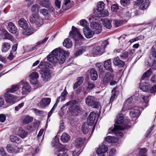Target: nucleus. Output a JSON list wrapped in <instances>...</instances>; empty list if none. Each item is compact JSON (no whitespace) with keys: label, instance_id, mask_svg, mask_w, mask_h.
Returning <instances> with one entry per match:
<instances>
[{"label":"nucleus","instance_id":"32","mask_svg":"<svg viewBox=\"0 0 156 156\" xmlns=\"http://www.w3.org/2000/svg\"><path fill=\"white\" fill-rule=\"evenodd\" d=\"M19 88V85H13L11 88L7 89L8 92L13 93L17 90Z\"/></svg>","mask_w":156,"mask_h":156},{"label":"nucleus","instance_id":"3","mask_svg":"<svg viewBox=\"0 0 156 156\" xmlns=\"http://www.w3.org/2000/svg\"><path fill=\"white\" fill-rule=\"evenodd\" d=\"M69 37L74 39L75 41V46L80 45L81 41L84 40V38L80 33L79 30L74 26H72V31L69 33Z\"/></svg>","mask_w":156,"mask_h":156},{"label":"nucleus","instance_id":"49","mask_svg":"<svg viewBox=\"0 0 156 156\" xmlns=\"http://www.w3.org/2000/svg\"><path fill=\"white\" fill-rule=\"evenodd\" d=\"M128 56V53L127 51H124L120 55V57L122 59H125Z\"/></svg>","mask_w":156,"mask_h":156},{"label":"nucleus","instance_id":"36","mask_svg":"<svg viewBox=\"0 0 156 156\" xmlns=\"http://www.w3.org/2000/svg\"><path fill=\"white\" fill-rule=\"evenodd\" d=\"M152 72L150 69H148L146 72L144 73L142 76L141 80H145L146 78H148L151 74Z\"/></svg>","mask_w":156,"mask_h":156},{"label":"nucleus","instance_id":"51","mask_svg":"<svg viewBox=\"0 0 156 156\" xmlns=\"http://www.w3.org/2000/svg\"><path fill=\"white\" fill-rule=\"evenodd\" d=\"M80 24L82 26L85 27H87V25L88 24L87 22L85 20H82L80 21Z\"/></svg>","mask_w":156,"mask_h":156},{"label":"nucleus","instance_id":"33","mask_svg":"<svg viewBox=\"0 0 156 156\" xmlns=\"http://www.w3.org/2000/svg\"><path fill=\"white\" fill-rule=\"evenodd\" d=\"M18 135L22 138H24L27 135V132L22 128H20L18 131Z\"/></svg>","mask_w":156,"mask_h":156},{"label":"nucleus","instance_id":"25","mask_svg":"<svg viewBox=\"0 0 156 156\" xmlns=\"http://www.w3.org/2000/svg\"><path fill=\"white\" fill-rule=\"evenodd\" d=\"M90 76L91 80L95 81L98 77L97 72L94 69H92L90 71Z\"/></svg>","mask_w":156,"mask_h":156},{"label":"nucleus","instance_id":"2","mask_svg":"<svg viewBox=\"0 0 156 156\" xmlns=\"http://www.w3.org/2000/svg\"><path fill=\"white\" fill-rule=\"evenodd\" d=\"M105 6V4L103 2H98L97 6V12H94V15L90 18L89 20H98L99 17L107 16V11L106 10H104Z\"/></svg>","mask_w":156,"mask_h":156},{"label":"nucleus","instance_id":"62","mask_svg":"<svg viewBox=\"0 0 156 156\" xmlns=\"http://www.w3.org/2000/svg\"><path fill=\"white\" fill-rule=\"evenodd\" d=\"M6 120V116L4 114H0V122H4Z\"/></svg>","mask_w":156,"mask_h":156},{"label":"nucleus","instance_id":"16","mask_svg":"<svg viewBox=\"0 0 156 156\" xmlns=\"http://www.w3.org/2000/svg\"><path fill=\"white\" fill-rule=\"evenodd\" d=\"M6 149L8 152L12 154H16L20 151V149L16 146L10 144L7 145Z\"/></svg>","mask_w":156,"mask_h":156},{"label":"nucleus","instance_id":"57","mask_svg":"<svg viewBox=\"0 0 156 156\" xmlns=\"http://www.w3.org/2000/svg\"><path fill=\"white\" fill-rule=\"evenodd\" d=\"M40 13L43 15L44 16L47 15L48 13V11L45 9H41L40 11Z\"/></svg>","mask_w":156,"mask_h":156},{"label":"nucleus","instance_id":"44","mask_svg":"<svg viewBox=\"0 0 156 156\" xmlns=\"http://www.w3.org/2000/svg\"><path fill=\"white\" fill-rule=\"evenodd\" d=\"M84 51V50L81 47H79L77 50L76 51L75 53V55L76 56L80 55L82 54V53Z\"/></svg>","mask_w":156,"mask_h":156},{"label":"nucleus","instance_id":"11","mask_svg":"<svg viewBox=\"0 0 156 156\" xmlns=\"http://www.w3.org/2000/svg\"><path fill=\"white\" fill-rule=\"evenodd\" d=\"M91 28L95 34H99L101 31V27L98 23L93 21L90 23Z\"/></svg>","mask_w":156,"mask_h":156},{"label":"nucleus","instance_id":"42","mask_svg":"<svg viewBox=\"0 0 156 156\" xmlns=\"http://www.w3.org/2000/svg\"><path fill=\"white\" fill-rule=\"evenodd\" d=\"M40 7L39 5L35 4L33 5L31 7V10L32 12H38Z\"/></svg>","mask_w":156,"mask_h":156},{"label":"nucleus","instance_id":"19","mask_svg":"<svg viewBox=\"0 0 156 156\" xmlns=\"http://www.w3.org/2000/svg\"><path fill=\"white\" fill-rule=\"evenodd\" d=\"M83 31L85 37L87 38H90L93 36L94 32L90 30L88 27L83 28Z\"/></svg>","mask_w":156,"mask_h":156},{"label":"nucleus","instance_id":"14","mask_svg":"<svg viewBox=\"0 0 156 156\" xmlns=\"http://www.w3.org/2000/svg\"><path fill=\"white\" fill-rule=\"evenodd\" d=\"M129 110L131 111L130 112V115L132 118H137L139 115L140 113V111L139 108L136 106H133Z\"/></svg>","mask_w":156,"mask_h":156},{"label":"nucleus","instance_id":"48","mask_svg":"<svg viewBox=\"0 0 156 156\" xmlns=\"http://www.w3.org/2000/svg\"><path fill=\"white\" fill-rule=\"evenodd\" d=\"M30 77L31 79H37L39 76L38 73L36 72H34L31 73L30 75Z\"/></svg>","mask_w":156,"mask_h":156},{"label":"nucleus","instance_id":"39","mask_svg":"<svg viewBox=\"0 0 156 156\" xmlns=\"http://www.w3.org/2000/svg\"><path fill=\"white\" fill-rule=\"evenodd\" d=\"M4 39L9 40L12 41H13L14 40V39L10 33H8L7 31V32H6L5 34Z\"/></svg>","mask_w":156,"mask_h":156},{"label":"nucleus","instance_id":"24","mask_svg":"<svg viewBox=\"0 0 156 156\" xmlns=\"http://www.w3.org/2000/svg\"><path fill=\"white\" fill-rule=\"evenodd\" d=\"M113 62L115 65L119 66L120 67H123L125 65L124 62L120 60L118 58H114Z\"/></svg>","mask_w":156,"mask_h":156},{"label":"nucleus","instance_id":"1","mask_svg":"<svg viewBox=\"0 0 156 156\" xmlns=\"http://www.w3.org/2000/svg\"><path fill=\"white\" fill-rule=\"evenodd\" d=\"M47 57V60L53 63L58 62L60 64H62L66 59V58L68 56L69 53L63 49L57 48L51 52Z\"/></svg>","mask_w":156,"mask_h":156},{"label":"nucleus","instance_id":"59","mask_svg":"<svg viewBox=\"0 0 156 156\" xmlns=\"http://www.w3.org/2000/svg\"><path fill=\"white\" fill-rule=\"evenodd\" d=\"M48 39V37H45L43 40L39 41L38 42L36 43V45H40L41 44H43L45 43Z\"/></svg>","mask_w":156,"mask_h":156},{"label":"nucleus","instance_id":"27","mask_svg":"<svg viewBox=\"0 0 156 156\" xmlns=\"http://www.w3.org/2000/svg\"><path fill=\"white\" fill-rule=\"evenodd\" d=\"M84 140L81 138H78L76 139L75 143V145L78 147H80L83 145Z\"/></svg>","mask_w":156,"mask_h":156},{"label":"nucleus","instance_id":"60","mask_svg":"<svg viewBox=\"0 0 156 156\" xmlns=\"http://www.w3.org/2000/svg\"><path fill=\"white\" fill-rule=\"evenodd\" d=\"M59 153L58 154L57 156H69L64 151L59 150Z\"/></svg>","mask_w":156,"mask_h":156},{"label":"nucleus","instance_id":"52","mask_svg":"<svg viewBox=\"0 0 156 156\" xmlns=\"http://www.w3.org/2000/svg\"><path fill=\"white\" fill-rule=\"evenodd\" d=\"M33 110L36 113L37 115L38 116H41L44 114V112L42 111L39 110L36 108H34Z\"/></svg>","mask_w":156,"mask_h":156},{"label":"nucleus","instance_id":"47","mask_svg":"<svg viewBox=\"0 0 156 156\" xmlns=\"http://www.w3.org/2000/svg\"><path fill=\"white\" fill-rule=\"evenodd\" d=\"M120 3L122 5L126 6L130 3V0H121Z\"/></svg>","mask_w":156,"mask_h":156},{"label":"nucleus","instance_id":"61","mask_svg":"<svg viewBox=\"0 0 156 156\" xmlns=\"http://www.w3.org/2000/svg\"><path fill=\"white\" fill-rule=\"evenodd\" d=\"M119 9V7L116 4H113L111 6V10L113 12L116 11Z\"/></svg>","mask_w":156,"mask_h":156},{"label":"nucleus","instance_id":"20","mask_svg":"<svg viewBox=\"0 0 156 156\" xmlns=\"http://www.w3.org/2000/svg\"><path fill=\"white\" fill-rule=\"evenodd\" d=\"M51 101V99L50 98H43L40 102L41 107L43 108H44L50 103Z\"/></svg>","mask_w":156,"mask_h":156},{"label":"nucleus","instance_id":"18","mask_svg":"<svg viewBox=\"0 0 156 156\" xmlns=\"http://www.w3.org/2000/svg\"><path fill=\"white\" fill-rule=\"evenodd\" d=\"M102 65V63L100 62L96 64V66L98 68L101 73L103 74L105 70H107V60H105L104 62L103 65V66Z\"/></svg>","mask_w":156,"mask_h":156},{"label":"nucleus","instance_id":"7","mask_svg":"<svg viewBox=\"0 0 156 156\" xmlns=\"http://www.w3.org/2000/svg\"><path fill=\"white\" fill-rule=\"evenodd\" d=\"M29 20L31 23H35L37 27H40L44 24L43 19L36 14L31 15L30 17Z\"/></svg>","mask_w":156,"mask_h":156},{"label":"nucleus","instance_id":"38","mask_svg":"<svg viewBox=\"0 0 156 156\" xmlns=\"http://www.w3.org/2000/svg\"><path fill=\"white\" fill-rule=\"evenodd\" d=\"M39 4L43 7L48 8V6L50 4L48 0H43L39 3Z\"/></svg>","mask_w":156,"mask_h":156},{"label":"nucleus","instance_id":"21","mask_svg":"<svg viewBox=\"0 0 156 156\" xmlns=\"http://www.w3.org/2000/svg\"><path fill=\"white\" fill-rule=\"evenodd\" d=\"M97 116V114H96L95 112H91L89 116L88 125H89V126H91L93 124L95 120V117Z\"/></svg>","mask_w":156,"mask_h":156},{"label":"nucleus","instance_id":"58","mask_svg":"<svg viewBox=\"0 0 156 156\" xmlns=\"http://www.w3.org/2000/svg\"><path fill=\"white\" fill-rule=\"evenodd\" d=\"M55 4L57 9H59L60 8L61 2L60 0H55Z\"/></svg>","mask_w":156,"mask_h":156},{"label":"nucleus","instance_id":"10","mask_svg":"<svg viewBox=\"0 0 156 156\" xmlns=\"http://www.w3.org/2000/svg\"><path fill=\"white\" fill-rule=\"evenodd\" d=\"M107 136L106 137L105 140L104 141L101 146L97 149L96 153L98 154H101L102 153L106 152L107 151Z\"/></svg>","mask_w":156,"mask_h":156},{"label":"nucleus","instance_id":"45","mask_svg":"<svg viewBox=\"0 0 156 156\" xmlns=\"http://www.w3.org/2000/svg\"><path fill=\"white\" fill-rule=\"evenodd\" d=\"M117 139L115 137L110 136H108V143H114L117 141Z\"/></svg>","mask_w":156,"mask_h":156},{"label":"nucleus","instance_id":"31","mask_svg":"<svg viewBox=\"0 0 156 156\" xmlns=\"http://www.w3.org/2000/svg\"><path fill=\"white\" fill-rule=\"evenodd\" d=\"M150 4L149 0H145L139 6V9L140 10L146 9L148 6Z\"/></svg>","mask_w":156,"mask_h":156},{"label":"nucleus","instance_id":"28","mask_svg":"<svg viewBox=\"0 0 156 156\" xmlns=\"http://www.w3.org/2000/svg\"><path fill=\"white\" fill-rule=\"evenodd\" d=\"M72 42L70 39L67 38L65 39L63 42V45L66 48H71L72 45Z\"/></svg>","mask_w":156,"mask_h":156},{"label":"nucleus","instance_id":"41","mask_svg":"<svg viewBox=\"0 0 156 156\" xmlns=\"http://www.w3.org/2000/svg\"><path fill=\"white\" fill-rule=\"evenodd\" d=\"M147 149L146 148H140L139 149V156H146Z\"/></svg>","mask_w":156,"mask_h":156},{"label":"nucleus","instance_id":"30","mask_svg":"<svg viewBox=\"0 0 156 156\" xmlns=\"http://www.w3.org/2000/svg\"><path fill=\"white\" fill-rule=\"evenodd\" d=\"M95 100V99L94 97L89 96L86 98V102L87 104L89 106H91V105H93L94 102Z\"/></svg>","mask_w":156,"mask_h":156},{"label":"nucleus","instance_id":"9","mask_svg":"<svg viewBox=\"0 0 156 156\" xmlns=\"http://www.w3.org/2000/svg\"><path fill=\"white\" fill-rule=\"evenodd\" d=\"M126 127H122L119 125L115 126L114 128H110L109 129V133H114L117 136L122 137L123 136V133L120 130H123L126 128Z\"/></svg>","mask_w":156,"mask_h":156},{"label":"nucleus","instance_id":"8","mask_svg":"<svg viewBox=\"0 0 156 156\" xmlns=\"http://www.w3.org/2000/svg\"><path fill=\"white\" fill-rule=\"evenodd\" d=\"M110 59L108 60V71H109L110 72H108V82L110 85L111 86H113L116 84L118 81H116L113 80L114 78V75L113 73V70L111 67V66L110 63Z\"/></svg>","mask_w":156,"mask_h":156},{"label":"nucleus","instance_id":"13","mask_svg":"<svg viewBox=\"0 0 156 156\" xmlns=\"http://www.w3.org/2000/svg\"><path fill=\"white\" fill-rule=\"evenodd\" d=\"M5 98L6 101L10 104L15 103L17 99L16 96L9 94H6L5 95Z\"/></svg>","mask_w":156,"mask_h":156},{"label":"nucleus","instance_id":"50","mask_svg":"<svg viewBox=\"0 0 156 156\" xmlns=\"http://www.w3.org/2000/svg\"><path fill=\"white\" fill-rule=\"evenodd\" d=\"M25 31L24 32V34L26 35H30L33 33V30L31 28H27L26 30H25Z\"/></svg>","mask_w":156,"mask_h":156},{"label":"nucleus","instance_id":"64","mask_svg":"<svg viewBox=\"0 0 156 156\" xmlns=\"http://www.w3.org/2000/svg\"><path fill=\"white\" fill-rule=\"evenodd\" d=\"M0 155L2 156H5L6 155L5 152L2 147L0 148Z\"/></svg>","mask_w":156,"mask_h":156},{"label":"nucleus","instance_id":"46","mask_svg":"<svg viewBox=\"0 0 156 156\" xmlns=\"http://www.w3.org/2000/svg\"><path fill=\"white\" fill-rule=\"evenodd\" d=\"M10 140L11 141L15 143H18L20 141L19 139L15 136H12L10 137Z\"/></svg>","mask_w":156,"mask_h":156},{"label":"nucleus","instance_id":"34","mask_svg":"<svg viewBox=\"0 0 156 156\" xmlns=\"http://www.w3.org/2000/svg\"><path fill=\"white\" fill-rule=\"evenodd\" d=\"M139 87L142 91L146 92L148 90L149 86L147 83H141Z\"/></svg>","mask_w":156,"mask_h":156},{"label":"nucleus","instance_id":"12","mask_svg":"<svg viewBox=\"0 0 156 156\" xmlns=\"http://www.w3.org/2000/svg\"><path fill=\"white\" fill-rule=\"evenodd\" d=\"M134 106L133 104V98L131 97L126 100L124 102L122 110L124 111L126 110H128L131 108V107Z\"/></svg>","mask_w":156,"mask_h":156},{"label":"nucleus","instance_id":"37","mask_svg":"<svg viewBox=\"0 0 156 156\" xmlns=\"http://www.w3.org/2000/svg\"><path fill=\"white\" fill-rule=\"evenodd\" d=\"M124 122L123 115L122 114H119L115 120L116 123L118 124L122 123Z\"/></svg>","mask_w":156,"mask_h":156},{"label":"nucleus","instance_id":"63","mask_svg":"<svg viewBox=\"0 0 156 156\" xmlns=\"http://www.w3.org/2000/svg\"><path fill=\"white\" fill-rule=\"evenodd\" d=\"M7 32V30L4 28L0 29V36H2L3 35L4 36L5 34Z\"/></svg>","mask_w":156,"mask_h":156},{"label":"nucleus","instance_id":"22","mask_svg":"<svg viewBox=\"0 0 156 156\" xmlns=\"http://www.w3.org/2000/svg\"><path fill=\"white\" fill-rule=\"evenodd\" d=\"M19 26L24 30H26L28 28V24L27 22L23 18L20 19L18 21Z\"/></svg>","mask_w":156,"mask_h":156},{"label":"nucleus","instance_id":"53","mask_svg":"<svg viewBox=\"0 0 156 156\" xmlns=\"http://www.w3.org/2000/svg\"><path fill=\"white\" fill-rule=\"evenodd\" d=\"M149 91L151 93L154 94V95L156 93V84L153 86L149 90Z\"/></svg>","mask_w":156,"mask_h":156},{"label":"nucleus","instance_id":"40","mask_svg":"<svg viewBox=\"0 0 156 156\" xmlns=\"http://www.w3.org/2000/svg\"><path fill=\"white\" fill-rule=\"evenodd\" d=\"M59 142V138L57 136H55L54 140H52L51 146L52 147H55L57 145Z\"/></svg>","mask_w":156,"mask_h":156},{"label":"nucleus","instance_id":"23","mask_svg":"<svg viewBox=\"0 0 156 156\" xmlns=\"http://www.w3.org/2000/svg\"><path fill=\"white\" fill-rule=\"evenodd\" d=\"M33 120V118L28 115H25L22 117L21 121L24 124H26L30 123Z\"/></svg>","mask_w":156,"mask_h":156},{"label":"nucleus","instance_id":"17","mask_svg":"<svg viewBox=\"0 0 156 156\" xmlns=\"http://www.w3.org/2000/svg\"><path fill=\"white\" fill-rule=\"evenodd\" d=\"M20 83L23 85L22 89L23 94H25L30 91L31 87L26 82L24 81H21Z\"/></svg>","mask_w":156,"mask_h":156},{"label":"nucleus","instance_id":"5","mask_svg":"<svg viewBox=\"0 0 156 156\" xmlns=\"http://www.w3.org/2000/svg\"><path fill=\"white\" fill-rule=\"evenodd\" d=\"M38 67L41 69L40 73L42 78L44 80L48 79L50 76L48 68L51 67L50 64L48 62H43L40 63Z\"/></svg>","mask_w":156,"mask_h":156},{"label":"nucleus","instance_id":"35","mask_svg":"<svg viewBox=\"0 0 156 156\" xmlns=\"http://www.w3.org/2000/svg\"><path fill=\"white\" fill-rule=\"evenodd\" d=\"M11 47L10 44L7 42H5L2 44V51L3 52H6L8 51Z\"/></svg>","mask_w":156,"mask_h":156},{"label":"nucleus","instance_id":"6","mask_svg":"<svg viewBox=\"0 0 156 156\" xmlns=\"http://www.w3.org/2000/svg\"><path fill=\"white\" fill-rule=\"evenodd\" d=\"M107 45V41L105 40L102 44L101 46L95 47L93 48L91 52L92 54L95 56L100 55L105 52V49Z\"/></svg>","mask_w":156,"mask_h":156},{"label":"nucleus","instance_id":"56","mask_svg":"<svg viewBox=\"0 0 156 156\" xmlns=\"http://www.w3.org/2000/svg\"><path fill=\"white\" fill-rule=\"evenodd\" d=\"M116 153V151L115 149L112 148L109 151V155L110 156H113L115 155Z\"/></svg>","mask_w":156,"mask_h":156},{"label":"nucleus","instance_id":"54","mask_svg":"<svg viewBox=\"0 0 156 156\" xmlns=\"http://www.w3.org/2000/svg\"><path fill=\"white\" fill-rule=\"evenodd\" d=\"M114 23L115 27H117L120 26L122 23V21L119 20H114Z\"/></svg>","mask_w":156,"mask_h":156},{"label":"nucleus","instance_id":"55","mask_svg":"<svg viewBox=\"0 0 156 156\" xmlns=\"http://www.w3.org/2000/svg\"><path fill=\"white\" fill-rule=\"evenodd\" d=\"M87 85V88L89 90H91L95 87V84L90 82H88Z\"/></svg>","mask_w":156,"mask_h":156},{"label":"nucleus","instance_id":"15","mask_svg":"<svg viewBox=\"0 0 156 156\" xmlns=\"http://www.w3.org/2000/svg\"><path fill=\"white\" fill-rule=\"evenodd\" d=\"M7 29L11 33L15 34L16 35H18L17 29L15 24L12 22H9L8 23Z\"/></svg>","mask_w":156,"mask_h":156},{"label":"nucleus","instance_id":"26","mask_svg":"<svg viewBox=\"0 0 156 156\" xmlns=\"http://www.w3.org/2000/svg\"><path fill=\"white\" fill-rule=\"evenodd\" d=\"M70 136L66 133H64L61 136V140L63 143H67L70 140Z\"/></svg>","mask_w":156,"mask_h":156},{"label":"nucleus","instance_id":"4","mask_svg":"<svg viewBox=\"0 0 156 156\" xmlns=\"http://www.w3.org/2000/svg\"><path fill=\"white\" fill-rule=\"evenodd\" d=\"M78 101L76 100L71 101L65 104L66 106H68L69 112L73 116L77 115L81 111L80 107L77 105Z\"/></svg>","mask_w":156,"mask_h":156},{"label":"nucleus","instance_id":"29","mask_svg":"<svg viewBox=\"0 0 156 156\" xmlns=\"http://www.w3.org/2000/svg\"><path fill=\"white\" fill-rule=\"evenodd\" d=\"M148 96H144L142 95L141 97V99L140 101L142 103L143 106L146 108L148 105Z\"/></svg>","mask_w":156,"mask_h":156},{"label":"nucleus","instance_id":"43","mask_svg":"<svg viewBox=\"0 0 156 156\" xmlns=\"http://www.w3.org/2000/svg\"><path fill=\"white\" fill-rule=\"evenodd\" d=\"M88 125H89L88 124L86 125L84 123L82 126V130L83 133L85 134L87 133L89 131Z\"/></svg>","mask_w":156,"mask_h":156}]
</instances>
